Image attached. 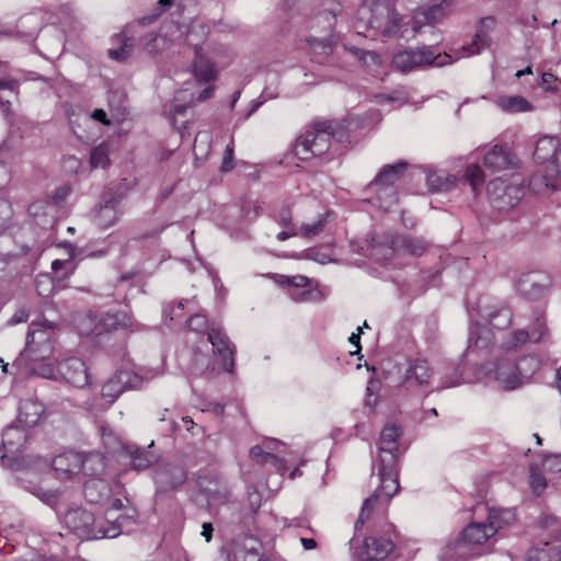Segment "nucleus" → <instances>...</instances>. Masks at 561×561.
I'll use <instances>...</instances> for the list:
<instances>
[{"mask_svg": "<svg viewBox=\"0 0 561 561\" xmlns=\"http://www.w3.org/2000/svg\"><path fill=\"white\" fill-rule=\"evenodd\" d=\"M443 8L440 5H433L424 10L421 15L427 23H435L443 16Z\"/></svg>", "mask_w": 561, "mask_h": 561, "instance_id": "nucleus-58", "label": "nucleus"}, {"mask_svg": "<svg viewBox=\"0 0 561 561\" xmlns=\"http://www.w3.org/2000/svg\"><path fill=\"white\" fill-rule=\"evenodd\" d=\"M495 341V332L486 323H473L469 328L468 346L465 355L488 351Z\"/></svg>", "mask_w": 561, "mask_h": 561, "instance_id": "nucleus-23", "label": "nucleus"}, {"mask_svg": "<svg viewBox=\"0 0 561 561\" xmlns=\"http://www.w3.org/2000/svg\"><path fill=\"white\" fill-rule=\"evenodd\" d=\"M329 214L319 215V217L312 222L302 224L299 229V233L307 239L313 238L320 234L325 225L328 224Z\"/></svg>", "mask_w": 561, "mask_h": 561, "instance_id": "nucleus-40", "label": "nucleus"}, {"mask_svg": "<svg viewBox=\"0 0 561 561\" xmlns=\"http://www.w3.org/2000/svg\"><path fill=\"white\" fill-rule=\"evenodd\" d=\"M490 201L499 210L514 207L524 196V188L517 183H507L497 178L488 184Z\"/></svg>", "mask_w": 561, "mask_h": 561, "instance_id": "nucleus-13", "label": "nucleus"}, {"mask_svg": "<svg viewBox=\"0 0 561 561\" xmlns=\"http://www.w3.org/2000/svg\"><path fill=\"white\" fill-rule=\"evenodd\" d=\"M438 58L439 53L432 46H422L398 51L392 58V65L401 72H410L416 68L433 65Z\"/></svg>", "mask_w": 561, "mask_h": 561, "instance_id": "nucleus-11", "label": "nucleus"}, {"mask_svg": "<svg viewBox=\"0 0 561 561\" xmlns=\"http://www.w3.org/2000/svg\"><path fill=\"white\" fill-rule=\"evenodd\" d=\"M67 249L68 252V259L67 260H55L51 263V270L54 272H58L61 268H68L70 272L72 271L71 261L78 255L76 248L71 243H66L64 245Z\"/></svg>", "mask_w": 561, "mask_h": 561, "instance_id": "nucleus-48", "label": "nucleus"}, {"mask_svg": "<svg viewBox=\"0 0 561 561\" xmlns=\"http://www.w3.org/2000/svg\"><path fill=\"white\" fill-rule=\"evenodd\" d=\"M110 148L106 142H102L92 149L90 154V165L92 169L106 168L110 164Z\"/></svg>", "mask_w": 561, "mask_h": 561, "instance_id": "nucleus-41", "label": "nucleus"}, {"mask_svg": "<svg viewBox=\"0 0 561 561\" xmlns=\"http://www.w3.org/2000/svg\"><path fill=\"white\" fill-rule=\"evenodd\" d=\"M332 123L328 121L314 122L310 129L304 131L294 146L295 156L307 161L328 152L331 146Z\"/></svg>", "mask_w": 561, "mask_h": 561, "instance_id": "nucleus-8", "label": "nucleus"}, {"mask_svg": "<svg viewBox=\"0 0 561 561\" xmlns=\"http://www.w3.org/2000/svg\"><path fill=\"white\" fill-rule=\"evenodd\" d=\"M310 48L318 54L330 55L333 51V47L336 43L334 35L329 34L322 38L309 37L307 39Z\"/></svg>", "mask_w": 561, "mask_h": 561, "instance_id": "nucleus-42", "label": "nucleus"}, {"mask_svg": "<svg viewBox=\"0 0 561 561\" xmlns=\"http://www.w3.org/2000/svg\"><path fill=\"white\" fill-rule=\"evenodd\" d=\"M187 327L192 331L206 332L207 334L209 330L217 329L216 327L208 328L206 317L199 313H196L188 319Z\"/></svg>", "mask_w": 561, "mask_h": 561, "instance_id": "nucleus-53", "label": "nucleus"}, {"mask_svg": "<svg viewBox=\"0 0 561 561\" xmlns=\"http://www.w3.org/2000/svg\"><path fill=\"white\" fill-rule=\"evenodd\" d=\"M99 486H102L105 489V485L102 481H95L91 480L85 482L84 484V496L89 502H99V499L94 496L93 491L96 490Z\"/></svg>", "mask_w": 561, "mask_h": 561, "instance_id": "nucleus-60", "label": "nucleus"}, {"mask_svg": "<svg viewBox=\"0 0 561 561\" xmlns=\"http://www.w3.org/2000/svg\"><path fill=\"white\" fill-rule=\"evenodd\" d=\"M19 87V81L10 73L8 62L0 60V90L14 91Z\"/></svg>", "mask_w": 561, "mask_h": 561, "instance_id": "nucleus-47", "label": "nucleus"}, {"mask_svg": "<svg viewBox=\"0 0 561 561\" xmlns=\"http://www.w3.org/2000/svg\"><path fill=\"white\" fill-rule=\"evenodd\" d=\"M160 374L161 371L158 369L150 370L145 376L130 370H118L102 385L99 396L92 397L84 402L85 408L95 414L105 412L125 391L139 389L145 381Z\"/></svg>", "mask_w": 561, "mask_h": 561, "instance_id": "nucleus-5", "label": "nucleus"}, {"mask_svg": "<svg viewBox=\"0 0 561 561\" xmlns=\"http://www.w3.org/2000/svg\"><path fill=\"white\" fill-rule=\"evenodd\" d=\"M552 279L542 271H533L523 274L517 280L518 291L528 299H539L550 288Z\"/></svg>", "mask_w": 561, "mask_h": 561, "instance_id": "nucleus-18", "label": "nucleus"}, {"mask_svg": "<svg viewBox=\"0 0 561 561\" xmlns=\"http://www.w3.org/2000/svg\"><path fill=\"white\" fill-rule=\"evenodd\" d=\"M208 342L213 347V356L201 352L198 348L193 354L191 371L194 375H205L213 377L221 370L232 373L234 368V348L221 329H211L208 331Z\"/></svg>", "mask_w": 561, "mask_h": 561, "instance_id": "nucleus-3", "label": "nucleus"}, {"mask_svg": "<svg viewBox=\"0 0 561 561\" xmlns=\"http://www.w3.org/2000/svg\"><path fill=\"white\" fill-rule=\"evenodd\" d=\"M426 249V242L420 238L409 236H396L387 238L385 242H378L371 238L369 256L377 261H388L396 252L421 255Z\"/></svg>", "mask_w": 561, "mask_h": 561, "instance_id": "nucleus-10", "label": "nucleus"}, {"mask_svg": "<svg viewBox=\"0 0 561 561\" xmlns=\"http://www.w3.org/2000/svg\"><path fill=\"white\" fill-rule=\"evenodd\" d=\"M535 160L547 164L529 179V187L537 194H546L561 188V146L556 137H542L535 147Z\"/></svg>", "mask_w": 561, "mask_h": 561, "instance_id": "nucleus-2", "label": "nucleus"}, {"mask_svg": "<svg viewBox=\"0 0 561 561\" xmlns=\"http://www.w3.org/2000/svg\"><path fill=\"white\" fill-rule=\"evenodd\" d=\"M408 163L403 160L394 164H386L378 172L376 178L370 182V187L388 188L401 178L407 170Z\"/></svg>", "mask_w": 561, "mask_h": 561, "instance_id": "nucleus-27", "label": "nucleus"}, {"mask_svg": "<svg viewBox=\"0 0 561 561\" xmlns=\"http://www.w3.org/2000/svg\"><path fill=\"white\" fill-rule=\"evenodd\" d=\"M233 152H234V142H233V139H231L230 142L226 146V149L224 152L222 163L220 167L221 172H229L234 168Z\"/></svg>", "mask_w": 561, "mask_h": 561, "instance_id": "nucleus-54", "label": "nucleus"}, {"mask_svg": "<svg viewBox=\"0 0 561 561\" xmlns=\"http://www.w3.org/2000/svg\"><path fill=\"white\" fill-rule=\"evenodd\" d=\"M229 561H263L262 545L251 535L233 538L228 550L221 549Z\"/></svg>", "mask_w": 561, "mask_h": 561, "instance_id": "nucleus-14", "label": "nucleus"}, {"mask_svg": "<svg viewBox=\"0 0 561 561\" xmlns=\"http://www.w3.org/2000/svg\"><path fill=\"white\" fill-rule=\"evenodd\" d=\"M530 342L527 329H518L513 331L507 340L503 342L502 347L506 350H516Z\"/></svg>", "mask_w": 561, "mask_h": 561, "instance_id": "nucleus-45", "label": "nucleus"}, {"mask_svg": "<svg viewBox=\"0 0 561 561\" xmlns=\"http://www.w3.org/2000/svg\"><path fill=\"white\" fill-rule=\"evenodd\" d=\"M112 43L117 46L108 49V56L113 60L125 61L131 56L134 43L125 33L114 35L112 37Z\"/></svg>", "mask_w": 561, "mask_h": 561, "instance_id": "nucleus-34", "label": "nucleus"}, {"mask_svg": "<svg viewBox=\"0 0 561 561\" xmlns=\"http://www.w3.org/2000/svg\"><path fill=\"white\" fill-rule=\"evenodd\" d=\"M515 520V512L511 508H489L486 524L488 526H493L494 535L504 528L505 526L511 525Z\"/></svg>", "mask_w": 561, "mask_h": 561, "instance_id": "nucleus-36", "label": "nucleus"}, {"mask_svg": "<svg viewBox=\"0 0 561 561\" xmlns=\"http://www.w3.org/2000/svg\"><path fill=\"white\" fill-rule=\"evenodd\" d=\"M53 323L44 320L42 322H32L26 336V345L20 353V356L13 362L12 367L19 370L36 373L45 378H54L57 376L51 365H42L36 367L35 364L49 358L53 353L50 343V331Z\"/></svg>", "mask_w": 561, "mask_h": 561, "instance_id": "nucleus-1", "label": "nucleus"}, {"mask_svg": "<svg viewBox=\"0 0 561 561\" xmlns=\"http://www.w3.org/2000/svg\"><path fill=\"white\" fill-rule=\"evenodd\" d=\"M65 526L82 540H92L98 536L93 533L94 515L85 508L72 507L68 510L62 519Z\"/></svg>", "mask_w": 561, "mask_h": 561, "instance_id": "nucleus-15", "label": "nucleus"}, {"mask_svg": "<svg viewBox=\"0 0 561 561\" xmlns=\"http://www.w3.org/2000/svg\"><path fill=\"white\" fill-rule=\"evenodd\" d=\"M12 208L8 201L0 199V232L7 229L12 218Z\"/></svg>", "mask_w": 561, "mask_h": 561, "instance_id": "nucleus-55", "label": "nucleus"}, {"mask_svg": "<svg viewBox=\"0 0 561 561\" xmlns=\"http://www.w3.org/2000/svg\"><path fill=\"white\" fill-rule=\"evenodd\" d=\"M495 104L510 114L524 113L533 111V104L522 95H502L495 100Z\"/></svg>", "mask_w": 561, "mask_h": 561, "instance_id": "nucleus-33", "label": "nucleus"}, {"mask_svg": "<svg viewBox=\"0 0 561 561\" xmlns=\"http://www.w3.org/2000/svg\"><path fill=\"white\" fill-rule=\"evenodd\" d=\"M93 533L100 536H95L92 540L103 539V538H115L121 534V526L116 523H112L107 528L102 526H96L94 524Z\"/></svg>", "mask_w": 561, "mask_h": 561, "instance_id": "nucleus-52", "label": "nucleus"}, {"mask_svg": "<svg viewBox=\"0 0 561 561\" xmlns=\"http://www.w3.org/2000/svg\"><path fill=\"white\" fill-rule=\"evenodd\" d=\"M95 457H83L80 453L67 451L56 456L53 460V469L60 479H69L80 472H87V463Z\"/></svg>", "mask_w": 561, "mask_h": 561, "instance_id": "nucleus-20", "label": "nucleus"}, {"mask_svg": "<svg viewBox=\"0 0 561 561\" xmlns=\"http://www.w3.org/2000/svg\"><path fill=\"white\" fill-rule=\"evenodd\" d=\"M100 317L92 311H88L84 313H79L75 318V323L79 332L83 335H90L92 333L100 334L101 325H100Z\"/></svg>", "mask_w": 561, "mask_h": 561, "instance_id": "nucleus-37", "label": "nucleus"}, {"mask_svg": "<svg viewBox=\"0 0 561 561\" xmlns=\"http://www.w3.org/2000/svg\"><path fill=\"white\" fill-rule=\"evenodd\" d=\"M250 457L257 463H273L275 467H280L283 461L274 454L266 451L262 446L255 445L250 449Z\"/></svg>", "mask_w": 561, "mask_h": 561, "instance_id": "nucleus-43", "label": "nucleus"}, {"mask_svg": "<svg viewBox=\"0 0 561 561\" xmlns=\"http://www.w3.org/2000/svg\"><path fill=\"white\" fill-rule=\"evenodd\" d=\"M483 368L502 389L515 390L529 382L540 368V359L535 355L522 356L516 360L505 356L486 363Z\"/></svg>", "mask_w": 561, "mask_h": 561, "instance_id": "nucleus-4", "label": "nucleus"}, {"mask_svg": "<svg viewBox=\"0 0 561 561\" xmlns=\"http://www.w3.org/2000/svg\"><path fill=\"white\" fill-rule=\"evenodd\" d=\"M466 181L477 191L484 182V173L481 167L477 163L470 164L465 171Z\"/></svg>", "mask_w": 561, "mask_h": 561, "instance_id": "nucleus-46", "label": "nucleus"}, {"mask_svg": "<svg viewBox=\"0 0 561 561\" xmlns=\"http://www.w3.org/2000/svg\"><path fill=\"white\" fill-rule=\"evenodd\" d=\"M44 413L43 404L34 399H26L20 402L19 407V423L32 427L38 424Z\"/></svg>", "mask_w": 561, "mask_h": 561, "instance_id": "nucleus-29", "label": "nucleus"}, {"mask_svg": "<svg viewBox=\"0 0 561 561\" xmlns=\"http://www.w3.org/2000/svg\"><path fill=\"white\" fill-rule=\"evenodd\" d=\"M184 309L183 301H180L176 306L169 305L163 309V316L169 317L170 320H174L181 316V311Z\"/></svg>", "mask_w": 561, "mask_h": 561, "instance_id": "nucleus-61", "label": "nucleus"}, {"mask_svg": "<svg viewBox=\"0 0 561 561\" xmlns=\"http://www.w3.org/2000/svg\"><path fill=\"white\" fill-rule=\"evenodd\" d=\"M530 484H531L533 491L536 494H540L546 488L545 478L540 473L536 472L534 468H531Z\"/></svg>", "mask_w": 561, "mask_h": 561, "instance_id": "nucleus-59", "label": "nucleus"}, {"mask_svg": "<svg viewBox=\"0 0 561 561\" xmlns=\"http://www.w3.org/2000/svg\"><path fill=\"white\" fill-rule=\"evenodd\" d=\"M152 445L153 442L147 448L136 445H122V451L129 459V466L133 470L142 471L157 462L158 456L148 450Z\"/></svg>", "mask_w": 561, "mask_h": 561, "instance_id": "nucleus-25", "label": "nucleus"}, {"mask_svg": "<svg viewBox=\"0 0 561 561\" xmlns=\"http://www.w3.org/2000/svg\"><path fill=\"white\" fill-rule=\"evenodd\" d=\"M58 376L66 382L83 388L90 383V375L85 363L77 357L64 359L57 366Z\"/></svg>", "mask_w": 561, "mask_h": 561, "instance_id": "nucleus-21", "label": "nucleus"}, {"mask_svg": "<svg viewBox=\"0 0 561 561\" xmlns=\"http://www.w3.org/2000/svg\"><path fill=\"white\" fill-rule=\"evenodd\" d=\"M378 476L380 485L364 501L359 516L355 523L356 530L364 526L379 499L389 501L398 493L400 484L397 457L387 455L385 458H381V460H379Z\"/></svg>", "mask_w": 561, "mask_h": 561, "instance_id": "nucleus-6", "label": "nucleus"}, {"mask_svg": "<svg viewBox=\"0 0 561 561\" xmlns=\"http://www.w3.org/2000/svg\"><path fill=\"white\" fill-rule=\"evenodd\" d=\"M461 383V374L459 369H456L453 374V377H446L440 385V389L456 387Z\"/></svg>", "mask_w": 561, "mask_h": 561, "instance_id": "nucleus-64", "label": "nucleus"}, {"mask_svg": "<svg viewBox=\"0 0 561 561\" xmlns=\"http://www.w3.org/2000/svg\"><path fill=\"white\" fill-rule=\"evenodd\" d=\"M526 561H561V543L542 540L528 550Z\"/></svg>", "mask_w": 561, "mask_h": 561, "instance_id": "nucleus-30", "label": "nucleus"}, {"mask_svg": "<svg viewBox=\"0 0 561 561\" xmlns=\"http://www.w3.org/2000/svg\"><path fill=\"white\" fill-rule=\"evenodd\" d=\"M317 20L324 21L327 23V28L332 31L333 26L335 25L336 13L333 10L323 11L318 15Z\"/></svg>", "mask_w": 561, "mask_h": 561, "instance_id": "nucleus-62", "label": "nucleus"}, {"mask_svg": "<svg viewBox=\"0 0 561 561\" xmlns=\"http://www.w3.org/2000/svg\"><path fill=\"white\" fill-rule=\"evenodd\" d=\"M432 369L426 359L415 358L409 360L408 367L401 377L399 386L404 387L407 390L416 392L424 385H427L432 377Z\"/></svg>", "mask_w": 561, "mask_h": 561, "instance_id": "nucleus-19", "label": "nucleus"}, {"mask_svg": "<svg viewBox=\"0 0 561 561\" xmlns=\"http://www.w3.org/2000/svg\"><path fill=\"white\" fill-rule=\"evenodd\" d=\"M102 332H113L118 330H129L138 332L144 330V325L137 322L133 316L125 310L108 311L100 317Z\"/></svg>", "mask_w": 561, "mask_h": 561, "instance_id": "nucleus-22", "label": "nucleus"}, {"mask_svg": "<svg viewBox=\"0 0 561 561\" xmlns=\"http://www.w3.org/2000/svg\"><path fill=\"white\" fill-rule=\"evenodd\" d=\"M295 259H298V260H301V259H305V260H310V261H316L320 264H327L329 262H331V259L324 254V253H321L320 251H318L317 249H307L296 255H294Z\"/></svg>", "mask_w": 561, "mask_h": 561, "instance_id": "nucleus-50", "label": "nucleus"}, {"mask_svg": "<svg viewBox=\"0 0 561 561\" xmlns=\"http://www.w3.org/2000/svg\"><path fill=\"white\" fill-rule=\"evenodd\" d=\"M527 330H528L529 340L531 343L542 342L549 335V331H548L546 320H545L542 313L536 314L533 323L530 324V328Z\"/></svg>", "mask_w": 561, "mask_h": 561, "instance_id": "nucleus-39", "label": "nucleus"}, {"mask_svg": "<svg viewBox=\"0 0 561 561\" xmlns=\"http://www.w3.org/2000/svg\"><path fill=\"white\" fill-rule=\"evenodd\" d=\"M194 31L190 30L185 38L187 44L194 46L195 49L193 72L198 82H209L211 80H215L217 76L215 64L204 55L202 47L192 42L191 37Z\"/></svg>", "mask_w": 561, "mask_h": 561, "instance_id": "nucleus-24", "label": "nucleus"}, {"mask_svg": "<svg viewBox=\"0 0 561 561\" xmlns=\"http://www.w3.org/2000/svg\"><path fill=\"white\" fill-rule=\"evenodd\" d=\"M456 182L457 178L454 175L436 171L426 172V184L428 190L433 193L447 192L455 187Z\"/></svg>", "mask_w": 561, "mask_h": 561, "instance_id": "nucleus-35", "label": "nucleus"}, {"mask_svg": "<svg viewBox=\"0 0 561 561\" xmlns=\"http://www.w3.org/2000/svg\"><path fill=\"white\" fill-rule=\"evenodd\" d=\"M493 536V526H488L486 522H472L459 538L445 546L443 557L446 561L466 560L471 554L470 546L482 545Z\"/></svg>", "mask_w": 561, "mask_h": 561, "instance_id": "nucleus-9", "label": "nucleus"}, {"mask_svg": "<svg viewBox=\"0 0 561 561\" xmlns=\"http://www.w3.org/2000/svg\"><path fill=\"white\" fill-rule=\"evenodd\" d=\"M400 435V428L393 424H388L382 428L379 439V460L387 455L398 458V439Z\"/></svg>", "mask_w": 561, "mask_h": 561, "instance_id": "nucleus-32", "label": "nucleus"}, {"mask_svg": "<svg viewBox=\"0 0 561 561\" xmlns=\"http://www.w3.org/2000/svg\"><path fill=\"white\" fill-rule=\"evenodd\" d=\"M187 479L186 471L180 465L165 463L153 471L157 493H167L179 489Z\"/></svg>", "mask_w": 561, "mask_h": 561, "instance_id": "nucleus-17", "label": "nucleus"}, {"mask_svg": "<svg viewBox=\"0 0 561 561\" xmlns=\"http://www.w3.org/2000/svg\"><path fill=\"white\" fill-rule=\"evenodd\" d=\"M513 313L506 308L502 307L494 311H491L486 317V324L495 330H504L512 323Z\"/></svg>", "mask_w": 561, "mask_h": 561, "instance_id": "nucleus-38", "label": "nucleus"}, {"mask_svg": "<svg viewBox=\"0 0 561 561\" xmlns=\"http://www.w3.org/2000/svg\"><path fill=\"white\" fill-rule=\"evenodd\" d=\"M27 439L25 428L19 425H9L2 432V447L9 454L22 451Z\"/></svg>", "mask_w": 561, "mask_h": 561, "instance_id": "nucleus-28", "label": "nucleus"}, {"mask_svg": "<svg viewBox=\"0 0 561 561\" xmlns=\"http://www.w3.org/2000/svg\"><path fill=\"white\" fill-rule=\"evenodd\" d=\"M138 45L145 53L151 56H158L172 47V41L167 34L151 32L140 37Z\"/></svg>", "mask_w": 561, "mask_h": 561, "instance_id": "nucleus-31", "label": "nucleus"}, {"mask_svg": "<svg viewBox=\"0 0 561 561\" xmlns=\"http://www.w3.org/2000/svg\"><path fill=\"white\" fill-rule=\"evenodd\" d=\"M287 280H288L287 286H293V287H298V288L308 287L311 283V279L304 275L289 276V279H287Z\"/></svg>", "mask_w": 561, "mask_h": 561, "instance_id": "nucleus-63", "label": "nucleus"}, {"mask_svg": "<svg viewBox=\"0 0 561 561\" xmlns=\"http://www.w3.org/2000/svg\"><path fill=\"white\" fill-rule=\"evenodd\" d=\"M393 534L371 535L355 552L360 561H382L394 558Z\"/></svg>", "mask_w": 561, "mask_h": 561, "instance_id": "nucleus-12", "label": "nucleus"}, {"mask_svg": "<svg viewBox=\"0 0 561 561\" xmlns=\"http://www.w3.org/2000/svg\"><path fill=\"white\" fill-rule=\"evenodd\" d=\"M33 494L48 506L55 507L59 500V492L36 488Z\"/></svg>", "mask_w": 561, "mask_h": 561, "instance_id": "nucleus-51", "label": "nucleus"}, {"mask_svg": "<svg viewBox=\"0 0 561 561\" xmlns=\"http://www.w3.org/2000/svg\"><path fill=\"white\" fill-rule=\"evenodd\" d=\"M543 467L551 472L561 471V454L549 455L543 460Z\"/></svg>", "mask_w": 561, "mask_h": 561, "instance_id": "nucleus-57", "label": "nucleus"}, {"mask_svg": "<svg viewBox=\"0 0 561 561\" xmlns=\"http://www.w3.org/2000/svg\"><path fill=\"white\" fill-rule=\"evenodd\" d=\"M513 164L512 152L506 145L492 146L483 157V165L491 172H500Z\"/></svg>", "mask_w": 561, "mask_h": 561, "instance_id": "nucleus-26", "label": "nucleus"}, {"mask_svg": "<svg viewBox=\"0 0 561 561\" xmlns=\"http://www.w3.org/2000/svg\"><path fill=\"white\" fill-rule=\"evenodd\" d=\"M486 46V38L485 34H483L481 31L476 34V37L469 47H463V54L460 56H457V59H460V57H467L471 55L479 54L481 49H483Z\"/></svg>", "mask_w": 561, "mask_h": 561, "instance_id": "nucleus-49", "label": "nucleus"}, {"mask_svg": "<svg viewBox=\"0 0 561 561\" xmlns=\"http://www.w3.org/2000/svg\"><path fill=\"white\" fill-rule=\"evenodd\" d=\"M357 16L368 28L380 32L383 36H394L400 30V15L389 0H371L363 4Z\"/></svg>", "mask_w": 561, "mask_h": 561, "instance_id": "nucleus-7", "label": "nucleus"}, {"mask_svg": "<svg viewBox=\"0 0 561 561\" xmlns=\"http://www.w3.org/2000/svg\"><path fill=\"white\" fill-rule=\"evenodd\" d=\"M539 525L548 531L549 536H553L557 540H561V520L554 515L543 513L539 518Z\"/></svg>", "mask_w": 561, "mask_h": 561, "instance_id": "nucleus-44", "label": "nucleus"}, {"mask_svg": "<svg viewBox=\"0 0 561 561\" xmlns=\"http://www.w3.org/2000/svg\"><path fill=\"white\" fill-rule=\"evenodd\" d=\"M275 220L278 225L285 228L293 227V216L289 207H282L275 216Z\"/></svg>", "mask_w": 561, "mask_h": 561, "instance_id": "nucleus-56", "label": "nucleus"}, {"mask_svg": "<svg viewBox=\"0 0 561 561\" xmlns=\"http://www.w3.org/2000/svg\"><path fill=\"white\" fill-rule=\"evenodd\" d=\"M121 197L113 192L102 195L99 205L92 211V221L101 229L114 226L122 214L119 209Z\"/></svg>", "mask_w": 561, "mask_h": 561, "instance_id": "nucleus-16", "label": "nucleus"}]
</instances>
